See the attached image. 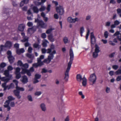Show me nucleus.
<instances>
[{
	"instance_id": "1",
	"label": "nucleus",
	"mask_w": 121,
	"mask_h": 121,
	"mask_svg": "<svg viewBox=\"0 0 121 121\" xmlns=\"http://www.w3.org/2000/svg\"><path fill=\"white\" fill-rule=\"evenodd\" d=\"M47 53H49V54L48 56V58L44 60V63L48 64L53 59L54 56L53 55L56 54V52L55 50L52 52L51 49L48 48L47 49Z\"/></svg>"
},
{
	"instance_id": "2",
	"label": "nucleus",
	"mask_w": 121,
	"mask_h": 121,
	"mask_svg": "<svg viewBox=\"0 0 121 121\" xmlns=\"http://www.w3.org/2000/svg\"><path fill=\"white\" fill-rule=\"evenodd\" d=\"M13 82L15 83L16 86V90H15L14 91V92L16 96L19 99L20 98L21 96L19 95L20 92L19 91H24V89L23 88L20 87L18 86V82L16 80H13Z\"/></svg>"
},
{
	"instance_id": "3",
	"label": "nucleus",
	"mask_w": 121,
	"mask_h": 121,
	"mask_svg": "<svg viewBox=\"0 0 121 121\" xmlns=\"http://www.w3.org/2000/svg\"><path fill=\"white\" fill-rule=\"evenodd\" d=\"M34 71V69L33 67L30 68L29 70L22 68V70L21 72V73L23 74L26 73L28 76H31V73L33 72Z\"/></svg>"
},
{
	"instance_id": "4",
	"label": "nucleus",
	"mask_w": 121,
	"mask_h": 121,
	"mask_svg": "<svg viewBox=\"0 0 121 121\" xmlns=\"http://www.w3.org/2000/svg\"><path fill=\"white\" fill-rule=\"evenodd\" d=\"M33 6L32 5L31 6L30 9H29L27 12V13L28 15H30L32 14V16H33V15L32 14L31 10H33L34 13H38L39 11V10L37 7L35 6Z\"/></svg>"
},
{
	"instance_id": "5",
	"label": "nucleus",
	"mask_w": 121,
	"mask_h": 121,
	"mask_svg": "<svg viewBox=\"0 0 121 121\" xmlns=\"http://www.w3.org/2000/svg\"><path fill=\"white\" fill-rule=\"evenodd\" d=\"M8 100L6 101L5 103L4 107L7 108V111H9L10 109V107L9 106V101L13 100L15 98L12 96H9L8 97Z\"/></svg>"
},
{
	"instance_id": "6",
	"label": "nucleus",
	"mask_w": 121,
	"mask_h": 121,
	"mask_svg": "<svg viewBox=\"0 0 121 121\" xmlns=\"http://www.w3.org/2000/svg\"><path fill=\"white\" fill-rule=\"evenodd\" d=\"M12 43L10 41H7L5 44V46L1 45L0 47V52L5 50V47L10 48L12 46Z\"/></svg>"
},
{
	"instance_id": "7",
	"label": "nucleus",
	"mask_w": 121,
	"mask_h": 121,
	"mask_svg": "<svg viewBox=\"0 0 121 121\" xmlns=\"http://www.w3.org/2000/svg\"><path fill=\"white\" fill-rule=\"evenodd\" d=\"M35 22H37L38 24L42 28H46L47 27V24L45 23L42 20H39L38 19H35Z\"/></svg>"
},
{
	"instance_id": "8",
	"label": "nucleus",
	"mask_w": 121,
	"mask_h": 121,
	"mask_svg": "<svg viewBox=\"0 0 121 121\" xmlns=\"http://www.w3.org/2000/svg\"><path fill=\"white\" fill-rule=\"evenodd\" d=\"M96 80V77L94 74L91 75L89 78L90 83L91 85H93L95 83Z\"/></svg>"
},
{
	"instance_id": "9",
	"label": "nucleus",
	"mask_w": 121,
	"mask_h": 121,
	"mask_svg": "<svg viewBox=\"0 0 121 121\" xmlns=\"http://www.w3.org/2000/svg\"><path fill=\"white\" fill-rule=\"evenodd\" d=\"M1 86L4 88V90L5 91L7 89L9 90L11 88H13L14 87V85L13 83H11L10 85L6 86V83H3Z\"/></svg>"
},
{
	"instance_id": "10",
	"label": "nucleus",
	"mask_w": 121,
	"mask_h": 121,
	"mask_svg": "<svg viewBox=\"0 0 121 121\" xmlns=\"http://www.w3.org/2000/svg\"><path fill=\"white\" fill-rule=\"evenodd\" d=\"M71 66L68 65L67 68L65 73V77L64 79L66 82H67L69 78V72L70 68Z\"/></svg>"
},
{
	"instance_id": "11",
	"label": "nucleus",
	"mask_w": 121,
	"mask_h": 121,
	"mask_svg": "<svg viewBox=\"0 0 121 121\" xmlns=\"http://www.w3.org/2000/svg\"><path fill=\"white\" fill-rule=\"evenodd\" d=\"M69 54L70 56V60L68 63V66H71V64L72 63L73 61L74 57V54L73 50L70 49L69 51Z\"/></svg>"
},
{
	"instance_id": "12",
	"label": "nucleus",
	"mask_w": 121,
	"mask_h": 121,
	"mask_svg": "<svg viewBox=\"0 0 121 121\" xmlns=\"http://www.w3.org/2000/svg\"><path fill=\"white\" fill-rule=\"evenodd\" d=\"M99 48L97 45H95V48L93 53V56L94 57H96L98 56V53L100 52Z\"/></svg>"
},
{
	"instance_id": "13",
	"label": "nucleus",
	"mask_w": 121,
	"mask_h": 121,
	"mask_svg": "<svg viewBox=\"0 0 121 121\" xmlns=\"http://www.w3.org/2000/svg\"><path fill=\"white\" fill-rule=\"evenodd\" d=\"M67 20L68 22L70 23H75L76 22L78 21L79 19L77 17L73 18L72 17H70L68 18Z\"/></svg>"
},
{
	"instance_id": "14",
	"label": "nucleus",
	"mask_w": 121,
	"mask_h": 121,
	"mask_svg": "<svg viewBox=\"0 0 121 121\" xmlns=\"http://www.w3.org/2000/svg\"><path fill=\"white\" fill-rule=\"evenodd\" d=\"M57 12L60 14L62 15L64 13V10L63 7L62 6H60L56 8Z\"/></svg>"
},
{
	"instance_id": "15",
	"label": "nucleus",
	"mask_w": 121,
	"mask_h": 121,
	"mask_svg": "<svg viewBox=\"0 0 121 121\" xmlns=\"http://www.w3.org/2000/svg\"><path fill=\"white\" fill-rule=\"evenodd\" d=\"M91 46L92 47L93 45L95 43V39L93 33L91 34Z\"/></svg>"
},
{
	"instance_id": "16",
	"label": "nucleus",
	"mask_w": 121,
	"mask_h": 121,
	"mask_svg": "<svg viewBox=\"0 0 121 121\" xmlns=\"http://www.w3.org/2000/svg\"><path fill=\"white\" fill-rule=\"evenodd\" d=\"M41 76L40 74H36L35 75V78L33 80V83H38L39 82V81L38 79H40Z\"/></svg>"
},
{
	"instance_id": "17",
	"label": "nucleus",
	"mask_w": 121,
	"mask_h": 121,
	"mask_svg": "<svg viewBox=\"0 0 121 121\" xmlns=\"http://www.w3.org/2000/svg\"><path fill=\"white\" fill-rule=\"evenodd\" d=\"M35 30V29L34 27H32L31 28H28L27 30V34L28 35H30L34 32Z\"/></svg>"
},
{
	"instance_id": "18",
	"label": "nucleus",
	"mask_w": 121,
	"mask_h": 121,
	"mask_svg": "<svg viewBox=\"0 0 121 121\" xmlns=\"http://www.w3.org/2000/svg\"><path fill=\"white\" fill-rule=\"evenodd\" d=\"M40 107L41 110L43 112L47 111V108L46 104L44 103H42L40 104Z\"/></svg>"
},
{
	"instance_id": "19",
	"label": "nucleus",
	"mask_w": 121,
	"mask_h": 121,
	"mask_svg": "<svg viewBox=\"0 0 121 121\" xmlns=\"http://www.w3.org/2000/svg\"><path fill=\"white\" fill-rule=\"evenodd\" d=\"M21 80L23 83L25 84L28 82V79L26 76L24 75L22 77Z\"/></svg>"
},
{
	"instance_id": "20",
	"label": "nucleus",
	"mask_w": 121,
	"mask_h": 121,
	"mask_svg": "<svg viewBox=\"0 0 121 121\" xmlns=\"http://www.w3.org/2000/svg\"><path fill=\"white\" fill-rule=\"evenodd\" d=\"M21 34L23 38V39L21 40L23 42H27L28 41V37L25 36V34L24 33H22Z\"/></svg>"
},
{
	"instance_id": "21",
	"label": "nucleus",
	"mask_w": 121,
	"mask_h": 121,
	"mask_svg": "<svg viewBox=\"0 0 121 121\" xmlns=\"http://www.w3.org/2000/svg\"><path fill=\"white\" fill-rule=\"evenodd\" d=\"M12 78H9L6 77H2L1 80L2 81L4 82V83H6L8 82L9 81L12 79Z\"/></svg>"
},
{
	"instance_id": "22",
	"label": "nucleus",
	"mask_w": 121,
	"mask_h": 121,
	"mask_svg": "<svg viewBox=\"0 0 121 121\" xmlns=\"http://www.w3.org/2000/svg\"><path fill=\"white\" fill-rule=\"evenodd\" d=\"M4 74L7 77L12 78V75L9 74V71L8 70H6L4 71Z\"/></svg>"
},
{
	"instance_id": "23",
	"label": "nucleus",
	"mask_w": 121,
	"mask_h": 121,
	"mask_svg": "<svg viewBox=\"0 0 121 121\" xmlns=\"http://www.w3.org/2000/svg\"><path fill=\"white\" fill-rule=\"evenodd\" d=\"M25 27V25L23 24H21L19 25L18 27V30L21 31H23Z\"/></svg>"
},
{
	"instance_id": "24",
	"label": "nucleus",
	"mask_w": 121,
	"mask_h": 121,
	"mask_svg": "<svg viewBox=\"0 0 121 121\" xmlns=\"http://www.w3.org/2000/svg\"><path fill=\"white\" fill-rule=\"evenodd\" d=\"M25 52V50L23 48L20 49H17L16 50L17 53L18 55L20 54L21 53H23Z\"/></svg>"
},
{
	"instance_id": "25",
	"label": "nucleus",
	"mask_w": 121,
	"mask_h": 121,
	"mask_svg": "<svg viewBox=\"0 0 121 121\" xmlns=\"http://www.w3.org/2000/svg\"><path fill=\"white\" fill-rule=\"evenodd\" d=\"M115 36H117L118 39L120 41H121V33L120 34L119 31L116 32L114 35Z\"/></svg>"
},
{
	"instance_id": "26",
	"label": "nucleus",
	"mask_w": 121,
	"mask_h": 121,
	"mask_svg": "<svg viewBox=\"0 0 121 121\" xmlns=\"http://www.w3.org/2000/svg\"><path fill=\"white\" fill-rule=\"evenodd\" d=\"M82 85L84 86H85L87 84V80L86 78L84 77L82 78Z\"/></svg>"
},
{
	"instance_id": "27",
	"label": "nucleus",
	"mask_w": 121,
	"mask_h": 121,
	"mask_svg": "<svg viewBox=\"0 0 121 121\" xmlns=\"http://www.w3.org/2000/svg\"><path fill=\"white\" fill-rule=\"evenodd\" d=\"M9 59V61L10 63H12L14 60V57L12 56L8 57Z\"/></svg>"
},
{
	"instance_id": "28",
	"label": "nucleus",
	"mask_w": 121,
	"mask_h": 121,
	"mask_svg": "<svg viewBox=\"0 0 121 121\" xmlns=\"http://www.w3.org/2000/svg\"><path fill=\"white\" fill-rule=\"evenodd\" d=\"M48 39L51 42H53L54 41V39L52 35L51 34L48 35Z\"/></svg>"
},
{
	"instance_id": "29",
	"label": "nucleus",
	"mask_w": 121,
	"mask_h": 121,
	"mask_svg": "<svg viewBox=\"0 0 121 121\" xmlns=\"http://www.w3.org/2000/svg\"><path fill=\"white\" fill-rule=\"evenodd\" d=\"M48 42L46 39H44L43 41L42 45L44 47H46L47 46V44L48 43Z\"/></svg>"
},
{
	"instance_id": "30",
	"label": "nucleus",
	"mask_w": 121,
	"mask_h": 121,
	"mask_svg": "<svg viewBox=\"0 0 121 121\" xmlns=\"http://www.w3.org/2000/svg\"><path fill=\"white\" fill-rule=\"evenodd\" d=\"M37 63L39 66H41L43 65V62H44V61H42L39 58H37Z\"/></svg>"
},
{
	"instance_id": "31",
	"label": "nucleus",
	"mask_w": 121,
	"mask_h": 121,
	"mask_svg": "<svg viewBox=\"0 0 121 121\" xmlns=\"http://www.w3.org/2000/svg\"><path fill=\"white\" fill-rule=\"evenodd\" d=\"M82 78V76L80 74H78L77 75V79L78 81L81 82Z\"/></svg>"
},
{
	"instance_id": "32",
	"label": "nucleus",
	"mask_w": 121,
	"mask_h": 121,
	"mask_svg": "<svg viewBox=\"0 0 121 121\" xmlns=\"http://www.w3.org/2000/svg\"><path fill=\"white\" fill-rule=\"evenodd\" d=\"M54 28H51L48 30L46 31V33L47 34H49L51 33L52 30H54Z\"/></svg>"
},
{
	"instance_id": "33",
	"label": "nucleus",
	"mask_w": 121,
	"mask_h": 121,
	"mask_svg": "<svg viewBox=\"0 0 121 121\" xmlns=\"http://www.w3.org/2000/svg\"><path fill=\"white\" fill-rule=\"evenodd\" d=\"M27 98L29 101L30 102L33 101V100L32 96L30 95H28L27 96Z\"/></svg>"
},
{
	"instance_id": "34",
	"label": "nucleus",
	"mask_w": 121,
	"mask_h": 121,
	"mask_svg": "<svg viewBox=\"0 0 121 121\" xmlns=\"http://www.w3.org/2000/svg\"><path fill=\"white\" fill-rule=\"evenodd\" d=\"M23 64L22 61L20 60H18L17 63V65L18 66L22 67Z\"/></svg>"
},
{
	"instance_id": "35",
	"label": "nucleus",
	"mask_w": 121,
	"mask_h": 121,
	"mask_svg": "<svg viewBox=\"0 0 121 121\" xmlns=\"http://www.w3.org/2000/svg\"><path fill=\"white\" fill-rule=\"evenodd\" d=\"M26 55L28 58L32 59H33L34 58V56L30 54H26Z\"/></svg>"
},
{
	"instance_id": "36",
	"label": "nucleus",
	"mask_w": 121,
	"mask_h": 121,
	"mask_svg": "<svg viewBox=\"0 0 121 121\" xmlns=\"http://www.w3.org/2000/svg\"><path fill=\"white\" fill-rule=\"evenodd\" d=\"M63 40L65 44H66L68 43L69 40L68 39L67 37H65L64 38Z\"/></svg>"
},
{
	"instance_id": "37",
	"label": "nucleus",
	"mask_w": 121,
	"mask_h": 121,
	"mask_svg": "<svg viewBox=\"0 0 121 121\" xmlns=\"http://www.w3.org/2000/svg\"><path fill=\"white\" fill-rule=\"evenodd\" d=\"M46 8L44 6H42L39 9V10L41 11H44L45 9Z\"/></svg>"
},
{
	"instance_id": "38",
	"label": "nucleus",
	"mask_w": 121,
	"mask_h": 121,
	"mask_svg": "<svg viewBox=\"0 0 121 121\" xmlns=\"http://www.w3.org/2000/svg\"><path fill=\"white\" fill-rule=\"evenodd\" d=\"M34 47L35 48H39L41 46L38 44L36 43L34 44L33 45Z\"/></svg>"
},
{
	"instance_id": "39",
	"label": "nucleus",
	"mask_w": 121,
	"mask_h": 121,
	"mask_svg": "<svg viewBox=\"0 0 121 121\" xmlns=\"http://www.w3.org/2000/svg\"><path fill=\"white\" fill-rule=\"evenodd\" d=\"M21 69L19 67H17L15 69V73H20V71Z\"/></svg>"
},
{
	"instance_id": "40",
	"label": "nucleus",
	"mask_w": 121,
	"mask_h": 121,
	"mask_svg": "<svg viewBox=\"0 0 121 121\" xmlns=\"http://www.w3.org/2000/svg\"><path fill=\"white\" fill-rule=\"evenodd\" d=\"M42 94V92L40 91H37L35 93V96H39L40 95Z\"/></svg>"
},
{
	"instance_id": "41",
	"label": "nucleus",
	"mask_w": 121,
	"mask_h": 121,
	"mask_svg": "<svg viewBox=\"0 0 121 121\" xmlns=\"http://www.w3.org/2000/svg\"><path fill=\"white\" fill-rule=\"evenodd\" d=\"M29 65L27 63H26L25 64H23L22 67L24 68V69H26L29 67Z\"/></svg>"
},
{
	"instance_id": "42",
	"label": "nucleus",
	"mask_w": 121,
	"mask_h": 121,
	"mask_svg": "<svg viewBox=\"0 0 121 121\" xmlns=\"http://www.w3.org/2000/svg\"><path fill=\"white\" fill-rule=\"evenodd\" d=\"M6 65V63L3 62L1 63L0 65V67L1 68H4L5 67Z\"/></svg>"
},
{
	"instance_id": "43",
	"label": "nucleus",
	"mask_w": 121,
	"mask_h": 121,
	"mask_svg": "<svg viewBox=\"0 0 121 121\" xmlns=\"http://www.w3.org/2000/svg\"><path fill=\"white\" fill-rule=\"evenodd\" d=\"M79 94L81 96V98L84 99L85 98L84 95L83 94L82 92L81 91H79L78 92Z\"/></svg>"
},
{
	"instance_id": "44",
	"label": "nucleus",
	"mask_w": 121,
	"mask_h": 121,
	"mask_svg": "<svg viewBox=\"0 0 121 121\" xmlns=\"http://www.w3.org/2000/svg\"><path fill=\"white\" fill-rule=\"evenodd\" d=\"M108 33L107 31H105L104 34V36L105 38H107L108 36Z\"/></svg>"
},
{
	"instance_id": "45",
	"label": "nucleus",
	"mask_w": 121,
	"mask_h": 121,
	"mask_svg": "<svg viewBox=\"0 0 121 121\" xmlns=\"http://www.w3.org/2000/svg\"><path fill=\"white\" fill-rule=\"evenodd\" d=\"M117 13L119 14L120 16L121 17V9H117Z\"/></svg>"
},
{
	"instance_id": "46",
	"label": "nucleus",
	"mask_w": 121,
	"mask_h": 121,
	"mask_svg": "<svg viewBox=\"0 0 121 121\" xmlns=\"http://www.w3.org/2000/svg\"><path fill=\"white\" fill-rule=\"evenodd\" d=\"M13 69V68L12 67V66L10 65L8 66L7 67L8 70L9 71L12 70Z\"/></svg>"
},
{
	"instance_id": "47",
	"label": "nucleus",
	"mask_w": 121,
	"mask_h": 121,
	"mask_svg": "<svg viewBox=\"0 0 121 121\" xmlns=\"http://www.w3.org/2000/svg\"><path fill=\"white\" fill-rule=\"evenodd\" d=\"M16 75V78L17 79H19L21 77V75L20 73H15Z\"/></svg>"
},
{
	"instance_id": "48",
	"label": "nucleus",
	"mask_w": 121,
	"mask_h": 121,
	"mask_svg": "<svg viewBox=\"0 0 121 121\" xmlns=\"http://www.w3.org/2000/svg\"><path fill=\"white\" fill-rule=\"evenodd\" d=\"M111 22L109 21L106 22L105 23V26H109L111 24Z\"/></svg>"
},
{
	"instance_id": "49",
	"label": "nucleus",
	"mask_w": 121,
	"mask_h": 121,
	"mask_svg": "<svg viewBox=\"0 0 121 121\" xmlns=\"http://www.w3.org/2000/svg\"><path fill=\"white\" fill-rule=\"evenodd\" d=\"M115 73L117 75L121 74V69H119Z\"/></svg>"
},
{
	"instance_id": "50",
	"label": "nucleus",
	"mask_w": 121,
	"mask_h": 121,
	"mask_svg": "<svg viewBox=\"0 0 121 121\" xmlns=\"http://www.w3.org/2000/svg\"><path fill=\"white\" fill-rule=\"evenodd\" d=\"M27 25L29 27H32L33 25L32 23L31 22H29L27 24Z\"/></svg>"
},
{
	"instance_id": "51",
	"label": "nucleus",
	"mask_w": 121,
	"mask_h": 121,
	"mask_svg": "<svg viewBox=\"0 0 121 121\" xmlns=\"http://www.w3.org/2000/svg\"><path fill=\"white\" fill-rule=\"evenodd\" d=\"M109 44L112 46H114L115 45V44L112 41H109Z\"/></svg>"
},
{
	"instance_id": "52",
	"label": "nucleus",
	"mask_w": 121,
	"mask_h": 121,
	"mask_svg": "<svg viewBox=\"0 0 121 121\" xmlns=\"http://www.w3.org/2000/svg\"><path fill=\"white\" fill-rule=\"evenodd\" d=\"M10 106L12 107H14L15 106V104L14 102H12L10 103Z\"/></svg>"
},
{
	"instance_id": "53",
	"label": "nucleus",
	"mask_w": 121,
	"mask_h": 121,
	"mask_svg": "<svg viewBox=\"0 0 121 121\" xmlns=\"http://www.w3.org/2000/svg\"><path fill=\"white\" fill-rule=\"evenodd\" d=\"M42 53L43 54L47 53V50H46L45 48H42Z\"/></svg>"
},
{
	"instance_id": "54",
	"label": "nucleus",
	"mask_w": 121,
	"mask_h": 121,
	"mask_svg": "<svg viewBox=\"0 0 121 121\" xmlns=\"http://www.w3.org/2000/svg\"><path fill=\"white\" fill-rule=\"evenodd\" d=\"M84 32V29L83 27H81L80 28V33H83Z\"/></svg>"
},
{
	"instance_id": "55",
	"label": "nucleus",
	"mask_w": 121,
	"mask_h": 121,
	"mask_svg": "<svg viewBox=\"0 0 121 121\" xmlns=\"http://www.w3.org/2000/svg\"><path fill=\"white\" fill-rule=\"evenodd\" d=\"M120 23V22L117 20H116L114 22V24L116 26H117Z\"/></svg>"
},
{
	"instance_id": "56",
	"label": "nucleus",
	"mask_w": 121,
	"mask_h": 121,
	"mask_svg": "<svg viewBox=\"0 0 121 121\" xmlns=\"http://www.w3.org/2000/svg\"><path fill=\"white\" fill-rule=\"evenodd\" d=\"M32 65L33 67L35 68H37L39 66L37 63L33 64Z\"/></svg>"
},
{
	"instance_id": "57",
	"label": "nucleus",
	"mask_w": 121,
	"mask_h": 121,
	"mask_svg": "<svg viewBox=\"0 0 121 121\" xmlns=\"http://www.w3.org/2000/svg\"><path fill=\"white\" fill-rule=\"evenodd\" d=\"M51 7V5L50 4H49L48 5L46 9L48 11V12H49L50 11Z\"/></svg>"
},
{
	"instance_id": "58",
	"label": "nucleus",
	"mask_w": 121,
	"mask_h": 121,
	"mask_svg": "<svg viewBox=\"0 0 121 121\" xmlns=\"http://www.w3.org/2000/svg\"><path fill=\"white\" fill-rule=\"evenodd\" d=\"M118 66L117 65H114L112 66V68L115 70L117 69L118 68Z\"/></svg>"
},
{
	"instance_id": "59",
	"label": "nucleus",
	"mask_w": 121,
	"mask_h": 121,
	"mask_svg": "<svg viewBox=\"0 0 121 121\" xmlns=\"http://www.w3.org/2000/svg\"><path fill=\"white\" fill-rule=\"evenodd\" d=\"M14 47L15 48H16L17 49H18L19 48V44L18 43H16L14 45Z\"/></svg>"
},
{
	"instance_id": "60",
	"label": "nucleus",
	"mask_w": 121,
	"mask_h": 121,
	"mask_svg": "<svg viewBox=\"0 0 121 121\" xmlns=\"http://www.w3.org/2000/svg\"><path fill=\"white\" fill-rule=\"evenodd\" d=\"M116 80L117 81H119L121 80V75L117 77L116 78Z\"/></svg>"
},
{
	"instance_id": "61",
	"label": "nucleus",
	"mask_w": 121,
	"mask_h": 121,
	"mask_svg": "<svg viewBox=\"0 0 121 121\" xmlns=\"http://www.w3.org/2000/svg\"><path fill=\"white\" fill-rule=\"evenodd\" d=\"M42 37L43 38H45L46 37V35L45 33H42L41 35Z\"/></svg>"
},
{
	"instance_id": "62",
	"label": "nucleus",
	"mask_w": 121,
	"mask_h": 121,
	"mask_svg": "<svg viewBox=\"0 0 121 121\" xmlns=\"http://www.w3.org/2000/svg\"><path fill=\"white\" fill-rule=\"evenodd\" d=\"M32 50V48L31 47H29L28 49V52L30 53H31Z\"/></svg>"
},
{
	"instance_id": "63",
	"label": "nucleus",
	"mask_w": 121,
	"mask_h": 121,
	"mask_svg": "<svg viewBox=\"0 0 121 121\" xmlns=\"http://www.w3.org/2000/svg\"><path fill=\"white\" fill-rule=\"evenodd\" d=\"M115 54V52H113L111 53L109 55V57L111 58L113 57L114 56Z\"/></svg>"
},
{
	"instance_id": "64",
	"label": "nucleus",
	"mask_w": 121,
	"mask_h": 121,
	"mask_svg": "<svg viewBox=\"0 0 121 121\" xmlns=\"http://www.w3.org/2000/svg\"><path fill=\"white\" fill-rule=\"evenodd\" d=\"M44 58V56L43 55H41L38 58H39L40 60L41 61V60L43 59Z\"/></svg>"
}]
</instances>
